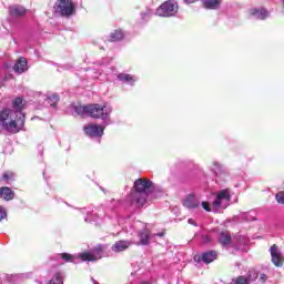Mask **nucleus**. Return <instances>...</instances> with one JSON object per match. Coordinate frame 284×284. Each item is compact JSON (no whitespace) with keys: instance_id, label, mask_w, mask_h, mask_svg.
<instances>
[{"instance_id":"nucleus-1","label":"nucleus","mask_w":284,"mask_h":284,"mask_svg":"<svg viewBox=\"0 0 284 284\" xmlns=\"http://www.w3.org/2000/svg\"><path fill=\"white\" fill-rule=\"evenodd\" d=\"M133 187L135 191L126 196V201L131 205L143 207L148 203V192L154 187V182L148 178H139L134 181Z\"/></svg>"},{"instance_id":"nucleus-2","label":"nucleus","mask_w":284,"mask_h":284,"mask_svg":"<svg viewBox=\"0 0 284 284\" xmlns=\"http://www.w3.org/2000/svg\"><path fill=\"white\" fill-rule=\"evenodd\" d=\"M12 114H14V111L11 109H3L0 111V124L7 132L17 134L21 132L23 125H26V115H17V118L13 119Z\"/></svg>"},{"instance_id":"nucleus-3","label":"nucleus","mask_w":284,"mask_h":284,"mask_svg":"<svg viewBox=\"0 0 284 284\" xmlns=\"http://www.w3.org/2000/svg\"><path fill=\"white\" fill-rule=\"evenodd\" d=\"M87 115L91 116V119H101L102 121H105L108 116H110V113H108V109L105 105L101 104H87L85 105Z\"/></svg>"},{"instance_id":"nucleus-4","label":"nucleus","mask_w":284,"mask_h":284,"mask_svg":"<svg viewBox=\"0 0 284 284\" xmlns=\"http://www.w3.org/2000/svg\"><path fill=\"white\" fill-rule=\"evenodd\" d=\"M179 12V4L174 0L163 2L158 9V17H174Z\"/></svg>"},{"instance_id":"nucleus-5","label":"nucleus","mask_w":284,"mask_h":284,"mask_svg":"<svg viewBox=\"0 0 284 284\" xmlns=\"http://www.w3.org/2000/svg\"><path fill=\"white\" fill-rule=\"evenodd\" d=\"M55 12L61 17H72L74 14V2L72 0H58L55 2Z\"/></svg>"},{"instance_id":"nucleus-6","label":"nucleus","mask_w":284,"mask_h":284,"mask_svg":"<svg viewBox=\"0 0 284 284\" xmlns=\"http://www.w3.org/2000/svg\"><path fill=\"white\" fill-rule=\"evenodd\" d=\"M270 251L272 256V263L275 265V267H283L284 256L278 250V246L276 244H273Z\"/></svg>"},{"instance_id":"nucleus-7","label":"nucleus","mask_w":284,"mask_h":284,"mask_svg":"<svg viewBox=\"0 0 284 284\" xmlns=\"http://www.w3.org/2000/svg\"><path fill=\"white\" fill-rule=\"evenodd\" d=\"M84 134L91 138L103 136V128L98 124H88L83 126Z\"/></svg>"},{"instance_id":"nucleus-8","label":"nucleus","mask_w":284,"mask_h":284,"mask_svg":"<svg viewBox=\"0 0 284 284\" xmlns=\"http://www.w3.org/2000/svg\"><path fill=\"white\" fill-rule=\"evenodd\" d=\"M9 14L16 19H21L28 14V9L21 4H12L9 7Z\"/></svg>"},{"instance_id":"nucleus-9","label":"nucleus","mask_w":284,"mask_h":284,"mask_svg":"<svg viewBox=\"0 0 284 284\" xmlns=\"http://www.w3.org/2000/svg\"><path fill=\"white\" fill-rule=\"evenodd\" d=\"M217 243L223 247H225V245H230V243H232V234L230 231H220L217 235Z\"/></svg>"},{"instance_id":"nucleus-10","label":"nucleus","mask_w":284,"mask_h":284,"mask_svg":"<svg viewBox=\"0 0 284 284\" xmlns=\"http://www.w3.org/2000/svg\"><path fill=\"white\" fill-rule=\"evenodd\" d=\"M13 70L18 74H23V72H27V70H28V60L26 58L18 59L14 67H13Z\"/></svg>"},{"instance_id":"nucleus-11","label":"nucleus","mask_w":284,"mask_h":284,"mask_svg":"<svg viewBox=\"0 0 284 284\" xmlns=\"http://www.w3.org/2000/svg\"><path fill=\"white\" fill-rule=\"evenodd\" d=\"M123 39H125V33L122 29H115L109 36V41L111 43H116V41H123Z\"/></svg>"},{"instance_id":"nucleus-12","label":"nucleus","mask_w":284,"mask_h":284,"mask_svg":"<svg viewBox=\"0 0 284 284\" xmlns=\"http://www.w3.org/2000/svg\"><path fill=\"white\" fill-rule=\"evenodd\" d=\"M130 245H132V242L120 240L114 243V245L112 246V251L113 252H125V250H128L130 247Z\"/></svg>"},{"instance_id":"nucleus-13","label":"nucleus","mask_w":284,"mask_h":284,"mask_svg":"<svg viewBox=\"0 0 284 284\" xmlns=\"http://www.w3.org/2000/svg\"><path fill=\"white\" fill-rule=\"evenodd\" d=\"M0 199H3V201H12V199H14V191L8 186L0 187Z\"/></svg>"},{"instance_id":"nucleus-14","label":"nucleus","mask_w":284,"mask_h":284,"mask_svg":"<svg viewBox=\"0 0 284 284\" xmlns=\"http://www.w3.org/2000/svg\"><path fill=\"white\" fill-rule=\"evenodd\" d=\"M183 205H184V207H187L189 210H194L201 205V202H199V200H196V197L194 195H189L185 199Z\"/></svg>"},{"instance_id":"nucleus-15","label":"nucleus","mask_w":284,"mask_h":284,"mask_svg":"<svg viewBox=\"0 0 284 284\" xmlns=\"http://www.w3.org/2000/svg\"><path fill=\"white\" fill-rule=\"evenodd\" d=\"M140 242L138 245H150V231L144 229L138 234Z\"/></svg>"},{"instance_id":"nucleus-16","label":"nucleus","mask_w":284,"mask_h":284,"mask_svg":"<svg viewBox=\"0 0 284 284\" xmlns=\"http://www.w3.org/2000/svg\"><path fill=\"white\" fill-rule=\"evenodd\" d=\"M12 108L13 110H16V113L18 112L19 115L18 116H26V114H22V110H23V99L22 98H16L12 101Z\"/></svg>"},{"instance_id":"nucleus-17","label":"nucleus","mask_w":284,"mask_h":284,"mask_svg":"<svg viewBox=\"0 0 284 284\" xmlns=\"http://www.w3.org/2000/svg\"><path fill=\"white\" fill-rule=\"evenodd\" d=\"M217 256L216 251H209L202 255V261L203 263L210 264L216 261Z\"/></svg>"},{"instance_id":"nucleus-18","label":"nucleus","mask_w":284,"mask_h":284,"mask_svg":"<svg viewBox=\"0 0 284 284\" xmlns=\"http://www.w3.org/2000/svg\"><path fill=\"white\" fill-rule=\"evenodd\" d=\"M223 0H203V6L206 10H216Z\"/></svg>"},{"instance_id":"nucleus-19","label":"nucleus","mask_w":284,"mask_h":284,"mask_svg":"<svg viewBox=\"0 0 284 284\" xmlns=\"http://www.w3.org/2000/svg\"><path fill=\"white\" fill-rule=\"evenodd\" d=\"M213 172L216 176H227V171L219 162H213Z\"/></svg>"},{"instance_id":"nucleus-20","label":"nucleus","mask_w":284,"mask_h":284,"mask_svg":"<svg viewBox=\"0 0 284 284\" xmlns=\"http://www.w3.org/2000/svg\"><path fill=\"white\" fill-rule=\"evenodd\" d=\"M250 14L252 17H257L258 19H267V10L265 9H252Z\"/></svg>"},{"instance_id":"nucleus-21","label":"nucleus","mask_w":284,"mask_h":284,"mask_svg":"<svg viewBox=\"0 0 284 284\" xmlns=\"http://www.w3.org/2000/svg\"><path fill=\"white\" fill-rule=\"evenodd\" d=\"M217 197L222 201H232V195L230 194V190L224 189L217 193Z\"/></svg>"},{"instance_id":"nucleus-22","label":"nucleus","mask_w":284,"mask_h":284,"mask_svg":"<svg viewBox=\"0 0 284 284\" xmlns=\"http://www.w3.org/2000/svg\"><path fill=\"white\" fill-rule=\"evenodd\" d=\"M59 101H60V98L58 94H52L47 98V103H49L51 108H57Z\"/></svg>"},{"instance_id":"nucleus-23","label":"nucleus","mask_w":284,"mask_h":284,"mask_svg":"<svg viewBox=\"0 0 284 284\" xmlns=\"http://www.w3.org/2000/svg\"><path fill=\"white\" fill-rule=\"evenodd\" d=\"M79 258H81V261H97V256L90 252L80 253Z\"/></svg>"},{"instance_id":"nucleus-24","label":"nucleus","mask_w":284,"mask_h":284,"mask_svg":"<svg viewBox=\"0 0 284 284\" xmlns=\"http://www.w3.org/2000/svg\"><path fill=\"white\" fill-rule=\"evenodd\" d=\"M48 284H63V276L61 273H55L53 278Z\"/></svg>"},{"instance_id":"nucleus-25","label":"nucleus","mask_w":284,"mask_h":284,"mask_svg":"<svg viewBox=\"0 0 284 284\" xmlns=\"http://www.w3.org/2000/svg\"><path fill=\"white\" fill-rule=\"evenodd\" d=\"M119 79H120V81H126V82H132L133 83V81H134V78L131 75V74H128V73H121L120 75H119Z\"/></svg>"},{"instance_id":"nucleus-26","label":"nucleus","mask_w":284,"mask_h":284,"mask_svg":"<svg viewBox=\"0 0 284 284\" xmlns=\"http://www.w3.org/2000/svg\"><path fill=\"white\" fill-rule=\"evenodd\" d=\"M61 258H63V261H65L67 263H74V255L70 254V253H62Z\"/></svg>"},{"instance_id":"nucleus-27","label":"nucleus","mask_w":284,"mask_h":284,"mask_svg":"<svg viewBox=\"0 0 284 284\" xmlns=\"http://www.w3.org/2000/svg\"><path fill=\"white\" fill-rule=\"evenodd\" d=\"M13 179H14V173H12V171H7L2 175V181H6V183H8V181H12Z\"/></svg>"},{"instance_id":"nucleus-28","label":"nucleus","mask_w":284,"mask_h":284,"mask_svg":"<svg viewBox=\"0 0 284 284\" xmlns=\"http://www.w3.org/2000/svg\"><path fill=\"white\" fill-rule=\"evenodd\" d=\"M275 199L277 203L284 205V191L276 193Z\"/></svg>"},{"instance_id":"nucleus-29","label":"nucleus","mask_w":284,"mask_h":284,"mask_svg":"<svg viewBox=\"0 0 284 284\" xmlns=\"http://www.w3.org/2000/svg\"><path fill=\"white\" fill-rule=\"evenodd\" d=\"M221 205H223V200L219 199L216 195V199L213 202L214 210H219V207H221Z\"/></svg>"},{"instance_id":"nucleus-30","label":"nucleus","mask_w":284,"mask_h":284,"mask_svg":"<svg viewBox=\"0 0 284 284\" xmlns=\"http://www.w3.org/2000/svg\"><path fill=\"white\" fill-rule=\"evenodd\" d=\"M235 284H250L245 276H237L235 280Z\"/></svg>"},{"instance_id":"nucleus-31","label":"nucleus","mask_w":284,"mask_h":284,"mask_svg":"<svg viewBox=\"0 0 284 284\" xmlns=\"http://www.w3.org/2000/svg\"><path fill=\"white\" fill-rule=\"evenodd\" d=\"M75 112L77 114H88V111L85 110V105L84 106H75Z\"/></svg>"},{"instance_id":"nucleus-32","label":"nucleus","mask_w":284,"mask_h":284,"mask_svg":"<svg viewBox=\"0 0 284 284\" xmlns=\"http://www.w3.org/2000/svg\"><path fill=\"white\" fill-rule=\"evenodd\" d=\"M202 207L206 212H212V207L210 206V202H202Z\"/></svg>"},{"instance_id":"nucleus-33","label":"nucleus","mask_w":284,"mask_h":284,"mask_svg":"<svg viewBox=\"0 0 284 284\" xmlns=\"http://www.w3.org/2000/svg\"><path fill=\"white\" fill-rule=\"evenodd\" d=\"M7 216L6 210L3 206H0V221H3V217Z\"/></svg>"},{"instance_id":"nucleus-34","label":"nucleus","mask_w":284,"mask_h":284,"mask_svg":"<svg viewBox=\"0 0 284 284\" xmlns=\"http://www.w3.org/2000/svg\"><path fill=\"white\" fill-rule=\"evenodd\" d=\"M260 281H261V283H265V281H267V275L261 274Z\"/></svg>"},{"instance_id":"nucleus-35","label":"nucleus","mask_w":284,"mask_h":284,"mask_svg":"<svg viewBox=\"0 0 284 284\" xmlns=\"http://www.w3.org/2000/svg\"><path fill=\"white\" fill-rule=\"evenodd\" d=\"M154 236L163 237V236H165V231H162V232H160V233H156V234H154Z\"/></svg>"},{"instance_id":"nucleus-36","label":"nucleus","mask_w":284,"mask_h":284,"mask_svg":"<svg viewBox=\"0 0 284 284\" xmlns=\"http://www.w3.org/2000/svg\"><path fill=\"white\" fill-rule=\"evenodd\" d=\"M189 223H190V225H196V222H194V220H192V219H189Z\"/></svg>"},{"instance_id":"nucleus-37","label":"nucleus","mask_w":284,"mask_h":284,"mask_svg":"<svg viewBox=\"0 0 284 284\" xmlns=\"http://www.w3.org/2000/svg\"><path fill=\"white\" fill-rule=\"evenodd\" d=\"M252 280V275H248V281Z\"/></svg>"}]
</instances>
